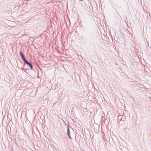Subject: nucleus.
Instances as JSON below:
<instances>
[{
	"instance_id": "nucleus-1",
	"label": "nucleus",
	"mask_w": 151,
	"mask_h": 151,
	"mask_svg": "<svg viewBox=\"0 0 151 151\" xmlns=\"http://www.w3.org/2000/svg\"><path fill=\"white\" fill-rule=\"evenodd\" d=\"M25 64L27 65H28L30 69L32 70H34L33 67V65L32 63H31L30 62L28 61L27 60H26V61H24V62Z\"/></svg>"
},
{
	"instance_id": "nucleus-2",
	"label": "nucleus",
	"mask_w": 151,
	"mask_h": 151,
	"mask_svg": "<svg viewBox=\"0 0 151 151\" xmlns=\"http://www.w3.org/2000/svg\"><path fill=\"white\" fill-rule=\"evenodd\" d=\"M67 134L68 137L70 139H71L72 138L71 137L70 134V132L69 129V124H68L67 125Z\"/></svg>"
},
{
	"instance_id": "nucleus-3",
	"label": "nucleus",
	"mask_w": 151,
	"mask_h": 151,
	"mask_svg": "<svg viewBox=\"0 0 151 151\" xmlns=\"http://www.w3.org/2000/svg\"><path fill=\"white\" fill-rule=\"evenodd\" d=\"M19 55L21 57V59L24 62L27 60L25 58V55L23 54L21 51H20L19 52Z\"/></svg>"
},
{
	"instance_id": "nucleus-4",
	"label": "nucleus",
	"mask_w": 151,
	"mask_h": 151,
	"mask_svg": "<svg viewBox=\"0 0 151 151\" xmlns=\"http://www.w3.org/2000/svg\"><path fill=\"white\" fill-rule=\"evenodd\" d=\"M88 37L89 36L88 35H87L85 36L83 39V42L86 43L88 42Z\"/></svg>"
},
{
	"instance_id": "nucleus-5",
	"label": "nucleus",
	"mask_w": 151,
	"mask_h": 151,
	"mask_svg": "<svg viewBox=\"0 0 151 151\" xmlns=\"http://www.w3.org/2000/svg\"><path fill=\"white\" fill-rule=\"evenodd\" d=\"M64 122L65 123V124H66V123L65 122V121H64Z\"/></svg>"
},
{
	"instance_id": "nucleus-6",
	"label": "nucleus",
	"mask_w": 151,
	"mask_h": 151,
	"mask_svg": "<svg viewBox=\"0 0 151 151\" xmlns=\"http://www.w3.org/2000/svg\"><path fill=\"white\" fill-rule=\"evenodd\" d=\"M80 0L81 1H83V0Z\"/></svg>"
}]
</instances>
